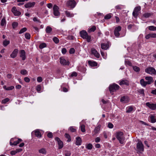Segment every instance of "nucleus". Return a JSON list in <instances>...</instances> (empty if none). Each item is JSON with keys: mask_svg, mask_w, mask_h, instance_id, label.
I'll return each mask as SVG.
<instances>
[{"mask_svg": "<svg viewBox=\"0 0 156 156\" xmlns=\"http://www.w3.org/2000/svg\"><path fill=\"white\" fill-rule=\"evenodd\" d=\"M116 137L119 140L120 143L121 144H124L125 138L122 132L119 131L116 132Z\"/></svg>", "mask_w": 156, "mask_h": 156, "instance_id": "1", "label": "nucleus"}, {"mask_svg": "<svg viewBox=\"0 0 156 156\" xmlns=\"http://www.w3.org/2000/svg\"><path fill=\"white\" fill-rule=\"evenodd\" d=\"M119 88L120 87L118 85L115 83H113L109 86V89L110 93H112L118 90Z\"/></svg>", "mask_w": 156, "mask_h": 156, "instance_id": "2", "label": "nucleus"}, {"mask_svg": "<svg viewBox=\"0 0 156 156\" xmlns=\"http://www.w3.org/2000/svg\"><path fill=\"white\" fill-rule=\"evenodd\" d=\"M59 7L56 5H55L53 7V14L55 16H59L60 14L59 12Z\"/></svg>", "mask_w": 156, "mask_h": 156, "instance_id": "3", "label": "nucleus"}, {"mask_svg": "<svg viewBox=\"0 0 156 156\" xmlns=\"http://www.w3.org/2000/svg\"><path fill=\"white\" fill-rule=\"evenodd\" d=\"M136 149L139 152L143 151H144V146L141 141H139L136 144Z\"/></svg>", "mask_w": 156, "mask_h": 156, "instance_id": "4", "label": "nucleus"}, {"mask_svg": "<svg viewBox=\"0 0 156 156\" xmlns=\"http://www.w3.org/2000/svg\"><path fill=\"white\" fill-rule=\"evenodd\" d=\"M76 4V2L74 0H69L66 3V5L70 6L71 9L74 8Z\"/></svg>", "mask_w": 156, "mask_h": 156, "instance_id": "5", "label": "nucleus"}, {"mask_svg": "<svg viewBox=\"0 0 156 156\" xmlns=\"http://www.w3.org/2000/svg\"><path fill=\"white\" fill-rule=\"evenodd\" d=\"M146 72L150 74H156V71L155 69L152 67H148L145 70Z\"/></svg>", "mask_w": 156, "mask_h": 156, "instance_id": "6", "label": "nucleus"}, {"mask_svg": "<svg viewBox=\"0 0 156 156\" xmlns=\"http://www.w3.org/2000/svg\"><path fill=\"white\" fill-rule=\"evenodd\" d=\"M122 29V27L119 26L116 27L114 30V34L115 36L117 37H118L120 36V33L119 32Z\"/></svg>", "mask_w": 156, "mask_h": 156, "instance_id": "7", "label": "nucleus"}, {"mask_svg": "<svg viewBox=\"0 0 156 156\" xmlns=\"http://www.w3.org/2000/svg\"><path fill=\"white\" fill-rule=\"evenodd\" d=\"M140 6L136 7L133 12V15L135 18H136L138 15V12L140 10Z\"/></svg>", "mask_w": 156, "mask_h": 156, "instance_id": "8", "label": "nucleus"}, {"mask_svg": "<svg viewBox=\"0 0 156 156\" xmlns=\"http://www.w3.org/2000/svg\"><path fill=\"white\" fill-rule=\"evenodd\" d=\"M146 106L152 110H154L156 109V104H154L149 102L146 103Z\"/></svg>", "mask_w": 156, "mask_h": 156, "instance_id": "9", "label": "nucleus"}, {"mask_svg": "<svg viewBox=\"0 0 156 156\" xmlns=\"http://www.w3.org/2000/svg\"><path fill=\"white\" fill-rule=\"evenodd\" d=\"M14 139L12 138L10 141V145H16L19 144L20 142L22 141V140L21 139L19 138L16 141L13 142Z\"/></svg>", "mask_w": 156, "mask_h": 156, "instance_id": "10", "label": "nucleus"}, {"mask_svg": "<svg viewBox=\"0 0 156 156\" xmlns=\"http://www.w3.org/2000/svg\"><path fill=\"white\" fill-rule=\"evenodd\" d=\"M120 101L123 103H127L129 101V98L127 96H124L121 97Z\"/></svg>", "mask_w": 156, "mask_h": 156, "instance_id": "11", "label": "nucleus"}, {"mask_svg": "<svg viewBox=\"0 0 156 156\" xmlns=\"http://www.w3.org/2000/svg\"><path fill=\"white\" fill-rule=\"evenodd\" d=\"M20 57L23 60H24L26 58V52L24 50H21L19 51Z\"/></svg>", "mask_w": 156, "mask_h": 156, "instance_id": "12", "label": "nucleus"}, {"mask_svg": "<svg viewBox=\"0 0 156 156\" xmlns=\"http://www.w3.org/2000/svg\"><path fill=\"white\" fill-rule=\"evenodd\" d=\"M55 140L58 143V149H61L62 148L63 146V142L58 137H55Z\"/></svg>", "mask_w": 156, "mask_h": 156, "instance_id": "13", "label": "nucleus"}, {"mask_svg": "<svg viewBox=\"0 0 156 156\" xmlns=\"http://www.w3.org/2000/svg\"><path fill=\"white\" fill-rule=\"evenodd\" d=\"M12 12L16 16H19L21 14V12L19 11H18L16 9V8L14 6L13 7L11 10Z\"/></svg>", "mask_w": 156, "mask_h": 156, "instance_id": "14", "label": "nucleus"}, {"mask_svg": "<svg viewBox=\"0 0 156 156\" xmlns=\"http://www.w3.org/2000/svg\"><path fill=\"white\" fill-rule=\"evenodd\" d=\"M18 49L17 48L15 49L10 55V57L12 58L16 57L18 52Z\"/></svg>", "mask_w": 156, "mask_h": 156, "instance_id": "15", "label": "nucleus"}, {"mask_svg": "<svg viewBox=\"0 0 156 156\" xmlns=\"http://www.w3.org/2000/svg\"><path fill=\"white\" fill-rule=\"evenodd\" d=\"M60 63L63 65H69V62L68 61H67L65 59L62 58H60Z\"/></svg>", "mask_w": 156, "mask_h": 156, "instance_id": "16", "label": "nucleus"}, {"mask_svg": "<svg viewBox=\"0 0 156 156\" xmlns=\"http://www.w3.org/2000/svg\"><path fill=\"white\" fill-rule=\"evenodd\" d=\"M92 54L94 55L97 58H99L100 56V54L94 48H93L91 49Z\"/></svg>", "mask_w": 156, "mask_h": 156, "instance_id": "17", "label": "nucleus"}, {"mask_svg": "<svg viewBox=\"0 0 156 156\" xmlns=\"http://www.w3.org/2000/svg\"><path fill=\"white\" fill-rule=\"evenodd\" d=\"M119 84L121 86L123 85L128 86L129 85V82L127 80H123L120 81Z\"/></svg>", "mask_w": 156, "mask_h": 156, "instance_id": "18", "label": "nucleus"}, {"mask_svg": "<svg viewBox=\"0 0 156 156\" xmlns=\"http://www.w3.org/2000/svg\"><path fill=\"white\" fill-rule=\"evenodd\" d=\"M35 4V3L34 2H28L24 6L26 8H30L33 7Z\"/></svg>", "mask_w": 156, "mask_h": 156, "instance_id": "19", "label": "nucleus"}, {"mask_svg": "<svg viewBox=\"0 0 156 156\" xmlns=\"http://www.w3.org/2000/svg\"><path fill=\"white\" fill-rule=\"evenodd\" d=\"M148 84H150L153 82V78L151 76H146L145 78Z\"/></svg>", "mask_w": 156, "mask_h": 156, "instance_id": "20", "label": "nucleus"}, {"mask_svg": "<svg viewBox=\"0 0 156 156\" xmlns=\"http://www.w3.org/2000/svg\"><path fill=\"white\" fill-rule=\"evenodd\" d=\"M101 126L100 125H98L96 127H95L93 131L94 135H95L101 129Z\"/></svg>", "mask_w": 156, "mask_h": 156, "instance_id": "21", "label": "nucleus"}, {"mask_svg": "<svg viewBox=\"0 0 156 156\" xmlns=\"http://www.w3.org/2000/svg\"><path fill=\"white\" fill-rule=\"evenodd\" d=\"M80 36L83 39H84L88 34L87 32L84 30L80 31Z\"/></svg>", "mask_w": 156, "mask_h": 156, "instance_id": "22", "label": "nucleus"}, {"mask_svg": "<svg viewBox=\"0 0 156 156\" xmlns=\"http://www.w3.org/2000/svg\"><path fill=\"white\" fill-rule=\"evenodd\" d=\"M149 118L151 119V122L152 123H154L156 122V116L153 115H151L149 116Z\"/></svg>", "mask_w": 156, "mask_h": 156, "instance_id": "23", "label": "nucleus"}, {"mask_svg": "<svg viewBox=\"0 0 156 156\" xmlns=\"http://www.w3.org/2000/svg\"><path fill=\"white\" fill-rule=\"evenodd\" d=\"M77 69L79 71L82 72L83 73H85L86 70V69L84 67V66L81 65L78 67Z\"/></svg>", "mask_w": 156, "mask_h": 156, "instance_id": "24", "label": "nucleus"}, {"mask_svg": "<svg viewBox=\"0 0 156 156\" xmlns=\"http://www.w3.org/2000/svg\"><path fill=\"white\" fill-rule=\"evenodd\" d=\"M34 133L35 136L41 138V135L40 131L38 129L35 130L34 131Z\"/></svg>", "mask_w": 156, "mask_h": 156, "instance_id": "25", "label": "nucleus"}, {"mask_svg": "<svg viewBox=\"0 0 156 156\" xmlns=\"http://www.w3.org/2000/svg\"><path fill=\"white\" fill-rule=\"evenodd\" d=\"M101 45V48L104 50L107 49L109 47V45L108 44L104 43H102Z\"/></svg>", "mask_w": 156, "mask_h": 156, "instance_id": "26", "label": "nucleus"}, {"mask_svg": "<svg viewBox=\"0 0 156 156\" xmlns=\"http://www.w3.org/2000/svg\"><path fill=\"white\" fill-rule=\"evenodd\" d=\"M76 144L77 145H81L82 142L81 138L79 136L77 137L76 138Z\"/></svg>", "mask_w": 156, "mask_h": 156, "instance_id": "27", "label": "nucleus"}, {"mask_svg": "<svg viewBox=\"0 0 156 156\" xmlns=\"http://www.w3.org/2000/svg\"><path fill=\"white\" fill-rule=\"evenodd\" d=\"M65 14L66 16L69 17H72L74 16V14L71 13L70 12L68 11H65Z\"/></svg>", "mask_w": 156, "mask_h": 156, "instance_id": "28", "label": "nucleus"}, {"mask_svg": "<svg viewBox=\"0 0 156 156\" xmlns=\"http://www.w3.org/2000/svg\"><path fill=\"white\" fill-rule=\"evenodd\" d=\"M83 39H85L88 42H91L92 41L91 36L90 35L87 34Z\"/></svg>", "mask_w": 156, "mask_h": 156, "instance_id": "29", "label": "nucleus"}, {"mask_svg": "<svg viewBox=\"0 0 156 156\" xmlns=\"http://www.w3.org/2000/svg\"><path fill=\"white\" fill-rule=\"evenodd\" d=\"M52 30V29L50 26H47L45 29V32L47 34H50Z\"/></svg>", "mask_w": 156, "mask_h": 156, "instance_id": "30", "label": "nucleus"}, {"mask_svg": "<svg viewBox=\"0 0 156 156\" xmlns=\"http://www.w3.org/2000/svg\"><path fill=\"white\" fill-rule=\"evenodd\" d=\"M88 62L89 65L92 67L95 66L97 65V63L95 62H92L89 61Z\"/></svg>", "mask_w": 156, "mask_h": 156, "instance_id": "31", "label": "nucleus"}, {"mask_svg": "<svg viewBox=\"0 0 156 156\" xmlns=\"http://www.w3.org/2000/svg\"><path fill=\"white\" fill-rule=\"evenodd\" d=\"M124 6L121 5H119L116 6L115 8L116 10H121L124 9Z\"/></svg>", "mask_w": 156, "mask_h": 156, "instance_id": "32", "label": "nucleus"}, {"mask_svg": "<svg viewBox=\"0 0 156 156\" xmlns=\"http://www.w3.org/2000/svg\"><path fill=\"white\" fill-rule=\"evenodd\" d=\"M140 83L142 86L145 87L147 84H148L147 81H145L144 79H141L140 80Z\"/></svg>", "mask_w": 156, "mask_h": 156, "instance_id": "33", "label": "nucleus"}, {"mask_svg": "<svg viewBox=\"0 0 156 156\" xmlns=\"http://www.w3.org/2000/svg\"><path fill=\"white\" fill-rule=\"evenodd\" d=\"M96 29V27L95 26H93L90 28L88 29V32L89 33L94 32Z\"/></svg>", "mask_w": 156, "mask_h": 156, "instance_id": "34", "label": "nucleus"}, {"mask_svg": "<svg viewBox=\"0 0 156 156\" xmlns=\"http://www.w3.org/2000/svg\"><path fill=\"white\" fill-rule=\"evenodd\" d=\"M153 15L152 13H145L143 14V16L145 18H148Z\"/></svg>", "mask_w": 156, "mask_h": 156, "instance_id": "35", "label": "nucleus"}, {"mask_svg": "<svg viewBox=\"0 0 156 156\" xmlns=\"http://www.w3.org/2000/svg\"><path fill=\"white\" fill-rule=\"evenodd\" d=\"M39 152L42 154H46V149L44 148H42L39 149L38 151Z\"/></svg>", "mask_w": 156, "mask_h": 156, "instance_id": "36", "label": "nucleus"}, {"mask_svg": "<svg viewBox=\"0 0 156 156\" xmlns=\"http://www.w3.org/2000/svg\"><path fill=\"white\" fill-rule=\"evenodd\" d=\"M6 24V20L5 18H3L1 22V25L2 26L5 25Z\"/></svg>", "mask_w": 156, "mask_h": 156, "instance_id": "37", "label": "nucleus"}, {"mask_svg": "<svg viewBox=\"0 0 156 156\" xmlns=\"http://www.w3.org/2000/svg\"><path fill=\"white\" fill-rule=\"evenodd\" d=\"M92 145L90 143L87 144L86 146V148L88 150H91L93 148Z\"/></svg>", "mask_w": 156, "mask_h": 156, "instance_id": "38", "label": "nucleus"}, {"mask_svg": "<svg viewBox=\"0 0 156 156\" xmlns=\"http://www.w3.org/2000/svg\"><path fill=\"white\" fill-rule=\"evenodd\" d=\"M112 15V14L109 13L106 15L104 17L105 19L106 20H108L111 18Z\"/></svg>", "mask_w": 156, "mask_h": 156, "instance_id": "39", "label": "nucleus"}, {"mask_svg": "<svg viewBox=\"0 0 156 156\" xmlns=\"http://www.w3.org/2000/svg\"><path fill=\"white\" fill-rule=\"evenodd\" d=\"M133 110V108L131 106H129L126 108V112L127 113H129L132 112Z\"/></svg>", "mask_w": 156, "mask_h": 156, "instance_id": "40", "label": "nucleus"}, {"mask_svg": "<svg viewBox=\"0 0 156 156\" xmlns=\"http://www.w3.org/2000/svg\"><path fill=\"white\" fill-rule=\"evenodd\" d=\"M47 45L45 43H42L40 44L39 46V47L40 49H42L46 47Z\"/></svg>", "mask_w": 156, "mask_h": 156, "instance_id": "41", "label": "nucleus"}, {"mask_svg": "<svg viewBox=\"0 0 156 156\" xmlns=\"http://www.w3.org/2000/svg\"><path fill=\"white\" fill-rule=\"evenodd\" d=\"M9 101V99L8 98H6L2 101V104H5Z\"/></svg>", "mask_w": 156, "mask_h": 156, "instance_id": "42", "label": "nucleus"}, {"mask_svg": "<svg viewBox=\"0 0 156 156\" xmlns=\"http://www.w3.org/2000/svg\"><path fill=\"white\" fill-rule=\"evenodd\" d=\"M3 43L4 46H6L10 43V41L5 40L3 41Z\"/></svg>", "mask_w": 156, "mask_h": 156, "instance_id": "43", "label": "nucleus"}, {"mask_svg": "<svg viewBox=\"0 0 156 156\" xmlns=\"http://www.w3.org/2000/svg\"><path fill=\"white\" fill-rule=\"evenodd\" d=\"M133 69L136 72H139L140 71V68L136 66H133Z\"/></svg>", "mask_w": 156, "mask_h": 156, "instance_id": "44", "label": "nucleus"}, {"mask_svg": "<svg viewBox=\"0 0 156 156\" xmlns=\"http://www.w3.org/2000/svg\"><path fill=\"white\" fill-rule=\"evenodd\" d=\"M53 41L56 44H58L59 43V40L56 37H54L53 38Z\"/></svg>", "mask_w": 156, "mask_h": 156, "instance_id": "45", "label": "nucleus"}, {"mask_svg": "<svg viewBox=\"0 0 156 156\" xmlns=\"http://www.w3.org/2000/svg\"><path fill=\"white\" fill-rule=\"evenodd\" d=\"M65 136L66 138L68 139L67 140L68 142H70L71 141V139H70V136L68 134L66 133L65 134Z\"/></svg>", "mask_w": 156, "mask_h": 156, "instance_id": "46", "label": "nucleus"}, {"mask_svg": "<svg viewBox=\"0 0 156 156\" xmlns=\"http://www.w3.org/2000/svg\"><path fill=\"white\" fill-rule=\"evenodd\" d=\"M27 30V29L26 27H24L22 28L19 31V34H21L23 33Z\"/></svg>", "mask_w": 156, "mask_h": 156, "instance_id": "47", "label": "nucleus"}, {"mask_svg": "<svg viewBox=\"0 0 156 156\" xmlns=\"http://www.w3.org/2000/svg\"><path fill=\"white\" fill-rule=\"evenodd\" d=\"M80 129L81 131L82 132H85V125L83 124L82 125L80 126Z\"/></svg>", "mask_w": 156, "mask_h": 156, "instance_id": "48", "label": "nucleus"}, {"mask_svg": "<svg viewBox=\"0 0 156 156\" xmlns=\"http://www.w3.org/2000/svg\"><path fill=\"white\" fill-rule=\"evenodd\" d=\"M69 130L72 132H75L76 131V129L74 127L71 126L69 128Z\"/></svg>", "mask_w": 156, "mask_h": 156, "instance_id": "49", "label": "nucleus"}, {"mask_svg": "<svg viewBox=\"0 0 156 156\" xmlns=\"http://www.w3.org/2000/svg\"><path fill=\"white\" fill-rule=\"evenodd\" d=\"M25 38L27 39H30V35L29 33H26L25 34Z\"/></svg>", "mask_w": 156, "mask_h": 156, "instance_id": "50", "label": "nucleus"}, {"mask_svg": "<svg viewBox=\"0 0 156 156\" xmlns=\"http://www.w3.org/2000/svg\"><path fill=\"white\" fill-rule=\"evenodd\" d=\"M12 26L13 29L16 28L18 25V23L17 22H14L12 23Z\"/></svg>", "mask_w": 156, "mask_h": 156, "instance_id": "51", "label": "nucleus"}, {"mask_svg": "<svg viewBox=\"0 0 156 156\" xmlns=\"http://www.w3.org/2000/svg\"><path fill=\"white\" fill-rule=\"evenodd\" d=\"M41 90V86L40 85H37L36 87V90L38 92H40Z\"/></svg>", "mask_w": 156, "mask_h": 156, "instance_id": "52", "label": "nucleus"}, {"mask_svg": "<svg viewBox=\"0 0 156 156\" xmlns=\"http://www.w3.org/2000/svg\"><path fill=\"white\" fill-rule=\"evenodd\" d=\"M71 154V153L69 151H65V156H70Z\"/></svg>", "mask_w": 156, "mask_h": 156, "instance_id": "53", "label": "nucleus"}, {"mask_svg": "<svg viewBox=\"0 0 156 156\" xmlns=\"http://www.w3.org/2000/svg\"><path fill=\"white\" fill-rule=\"evenodd\" d=\"M20 73L22 75H26L27 73V71L26 70L23 69L21 71Z\"/></svg>", "mask_w": 156, "mask_h": 156, "instance_id": "54", "label": "nucleus"}, {"mask_svg": "<svg viewBox=\"0 0 156 156\" xmlns=\"http://www.w3.org/2000/svg\"><path fill=\"white\" fill-rule=\"evenodd\" d=\"M33 20L34 22H37L39 23H41V21L36 17H34L33 19Z\"/></svg>", "mask_w": 156, "mask_h": 156, "instance_id": "55", "label": "nucleus"}, {"mask_svg": "<svg viewBox=\"0 0 156 156\" xmlns=\"http://www.w3.org/2000/svg\"><path fill=\"white\" fill-rule=\"evenodd\" d=\"M138 92L141 94L143 95V96H144V91L143 89H140L138 91Z\"/></svg>", "mask_w": 156, "mask_h": 156, "instance_id": "56", "label": "nucleus"}, {"mask_svg": "<svg viewBox=\"0 0 156 156\" xmlns=\"http://www.w3.org/2000/svg\"><path fill=\"white\" fill-rule=\"evenodd\" d=\"M75 52V50L73 48H72L70 49L69 51V53L70 54H74Z\"/></svg>", "mask_w": 156, "mask_h": 156, "instance_id": "57", "label": "nucleus"}, {"mask_svg": "<svg viewBox=\"0 0 156 156\" xmlns=\"http://www.w3.org/2000/svg\"><path fill=\"white\" fill-rule=\"evenodd\" d=\"M37 80L38 82H41L42 81V78L41 76H39L37 77Z\"/></svg>", "mask_w": 156, "mask_h": 156, "instance_id": "58", "label": "nucleus"}, {"mask_svg": "<svg viewBox=\"0 0 156 156\" xmlns=\"http://www.w3.org/2000/svg\"><path fill=\"white\" fill-rule=\"evenodd\" d=\"M47 136L49 138H52L53 137L52 133L51 132H49Z\"/></svg>", "mask_w": 156, "mask_h": 156, "instance_id": "59", "label": "nucleus"}, {"mask_svg": "<svg viewBox=\"0 0 156 156\" xmlns=\"http://www.w3.org/2000/svg\"><path fill=\"white\" fill-rule=\"evenodd\" d=\"M77 75V73L76 72H73L71 74V76L72 77L73 76H76Z\"/></svg>", "mask_w": 156, "mask_h": 156, "instance_id": "60", "label": "nucleus"}, {"mask_svg": "<svg viewBox=\"0 0 156 156\" xmlns=\"http://www.w3.org/2000/svg\"><path fill=\"white\" fill-rule=\"evenodd\" d=\"M24 81L27 82L29 83L30 81V79L28 77H25L24 78Z\"/></svg>", "mask_w": 156, "mask_h": 156, "instance_id": "61", "label": "nucleus"}, {"mask_svg": "<svg viewBox=\"0 0 156 156\" xmlns=\"http://www.w3.org/2000/svg\"><path fill=\"white\" fill-rule=\"evenodd\" d=\"M14 88V87L13 86H11L9 87H8L7 88L6 90H11L13 89Z\"/></svg>", "mask_w": 156, "mask_h": 156, "instance_id": "62", "label": "nucleus"}, {"mask_svg": "<svg viewBox=\"0 0 156 156\" xmlns=\"http://www.w3.org/2000/svg\"><path fill=\"white\" fill-rule=\"evenodd\" d=\"M67 52V50L66 48H63L62 50V52L63 54H65Z\"/></svg>", "mask_w": 156, "mask_h": 156, "instance_id": "63", "label": "nucleus"}, {"mask_svg": "<svg viewBox=\"0 0 156 156\" xmlns=\"http://www.w3.org/2000/svg\"><path fill=\"white\" fill-rule=\"evenodd\" d=\"M108 127L110 128H112L113 127V125L111 123H108Z\"/></svg>", "mask_w": 156, "mask_h": 156, "instance_id": "64", "label": "nucleus"}]
</instances>
